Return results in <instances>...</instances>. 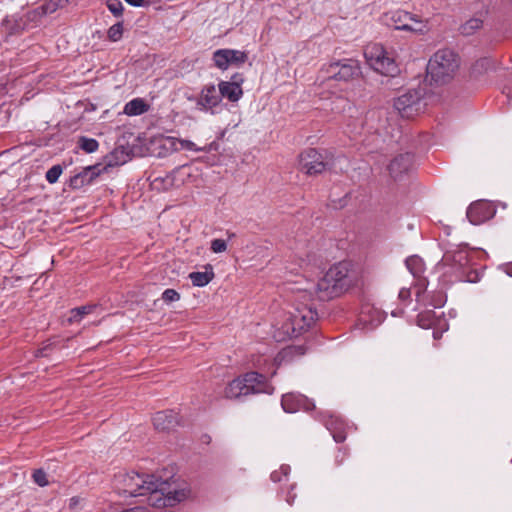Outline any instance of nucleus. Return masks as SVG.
I'll use <instances>...</instances> for the list:
<instances>
[{
    "mask_svg": "<svg viewBox=\"0 0 512 512\" xmlns=\"http://www.w3.org/2000/svg\"><path fill=\"white\" fill-rule=\"evenodd\" d=\"M359 272L347 262H340L325 273L317 283V290L323 293V297H336L350 288L358 285Z\"/></svg>",
    "mask_w": 512,
    "mask_h": 512,
    "instance_id": "f03ea898",
    "label": "nucleus"
},
{
    "mask_svg": "<svg viewBox=\"0 0 512 512\" xmlns=\"http://www.w3.org/2000/svg\"><path fill=\"white\" fill-rule=\"evenodd\" d=\"M443 260L445 262L453 261L459 264L460 266H463L467 263V254L463 250H459L453 255L450 252H448L444 255Z\"/></svg>",
    "mask_w": 512,
    "mask_h": 512,
    "instance_id": "cd10ccee",
    "label": "nucleus"
},
{
    "mask_svg": "<svg viewBox=\"0 0 512 512\" xmlns=\"http://www.w3.org/2000/svg\"><path fill=\"white\" fill-rule=\"evenodd\" d=\"M421 90H408L394 100V108L405 118H411L424 108Z\"/></svg>",
    "mask_w": 512,
    "mask_h": 512,
    "instance_id": "1a4fd4ad",
    "label": "nucleus"
},
{
    "mask_svg": "<svg viewBox=\"0 0 512 512\" xmlns=\"http://www.w3.org/2000/svg\"><path fill=\"white\" fill-rule=\"evenodd\" d=\"M62 172H63V169L60 165H54L46 172V180L50 184H54L58 181Z\"/></svg>",
    "mask_w": 512,
    "mask_h": 512,
    "instance_id": "c756f323",
    "label": "nucleus"
},
{
    "mask_svg": "<svg viewBox=\"0 0 512 512\" xmlns=\"http://www.w3.org/2000/svg\"><path fill=\"white\" fill-rule=\"evenodd\" d=\"M257 393H270L265 376L257 372H249L230 381L224 388L222 397L229 400Z\"/></svg>",
    "mask_w": 512,
    "mask_h": 512,
    "instance_id": "20e7f679",
    "label": "nucleus"
},
{
    "mask_svg": "<svg viewBox=\"0 0 512 512\" xmlns=\"http://www.w3.org/2000/svg\"><path fill=\"white\" fill-rule=\"evenodd\" d=\"M381 21L383 24L396 30L410 31L418 34H425L429 31L426 21L418 19L416 16L403 10L389 11L381 17Z\"/></svg>",
    "mask_w": 512,
    "mask_h": 512,
    "instance_id": "423d86ee",
    "label": "nucleus"
},
{
    "mask_svg": "<svg viewBox=\"0 0 512 512\" xmlns=\"http://www.w3.org/2000/svg\"><path fill=\"white\" fill-rule=\"evenodd\" d=\"M411 165H412V156L410 154H401V155L395 157L391 161L388 169H389L390 175L393 178L397 179L402 174L406 173L411 168Z\"/></svg>",
    "mask_w": 512,
    "mask_h": 512,
    "instance_id": "a211bd4d",
    "label": "nucleus"
},
{
    "mask_svg": "<svg viewBox=\"0 0 512 512\" xmlns=\"http://www.w3.org/2000/svg\"><path fill=\"white\" fill-rule=\"evenodd\" d=\"M113 487L124 498L148 496V503L155 508L172 507L191 496V489L186 484L172 487L155 475L135 471L116 474Z\"/></svg>",
    "mask_w": 512,
    "mask_h": 512,
    "instance_id": "f257e3e1",
    "label": "nucleus"
},
{
    "mask_svg": "<svg viewBox=\"0 0 512 512\" xmlns=\"http://www.w3.org/2000/svg\"><path fill=\"white\" fill-rule=\"evenodd\" d=\"M289 472H290V467L283 465V466H281L279 471L272 472L271 479L274 482H280V481H282V476L287 477Z\"/></svg>",
    "mask_w": 512,
    "mask_h": 512,
    "instance_id": "f704fd0d",
    "label": "nucleus"
},
{
    "mask_svg": "<svg viewBox=\"0 0 512 512\" xmlns=\"http://www.w3.org/2000/svg\"><path fill=\"white\" fill-rule=\"evenodd\" d=\"M121 512H149V510L146 507L137 506V507H134V508L125 509V510H123Z\"/></svg>",
    "mask_w": 512,
    "mask_h": 512,
    "instance_id": "a19ab883",
    "label": "nucleus"
},
{
    "mask_svg": "<svg viewBox=\"0 0 512 512\" xmlns=\"http://www.w3.org/2000/svg\"><path fill=\"white\" fill-rule=\"evenodd\" d=\"M306 347L303 345H292L284 348L276 357L279 363L292 362L296 358L303 356L306 353Z\"/></svg>",
    "mask_w": 512,
    "mask_h": 512,
    "instance_id": "412c9836",
    "label": "nucleus"
},
{
    "mask_svg": "<svg viewBox=\"0 0 512 512\" xmlns=\"http://www.w3.org/2000/svg\"><path fill=\"white\" fill-rule=\"evenodd\" d=\"M123 34V26L121 23L112 25L108 30V37L110 40L116 42L120 40Z\"/></svg>",
    "mask_w": 512,
    "mask_h": 512,
    "instance_id": "2f4dec72",
    "label": "nucleus"
},
{
    "mask_svg": "<svg viewBox=\"0 0 512 512\" xmlns=\"http://www.w3.org/2000/svg\"><path fill=\"white\" fill-rule=\"evenodd\" d=\"M435 313L432 310L421 312L418 315V325L422 328H430L435 323Z\"/></svg>",
    "mask_w": 512,
    "mask_h": 512,
    "instance_id": "bb28decb",
    "label": "nucleus"
},
{
    "mask_svg": "<svg viewBox=\"0 0 512 512\" xmlns=\"http://www.w3.org/2000/svg\"><path fill=\"white\" fill-rule=\"evenodd\" d=\"M507 273L512 276V266H511V270L507 271Z\"/></svg>",
    "mask_w": 512,
    "mask_h": 512,
    "instance_id": "49530a36",
    "label": "nucleus"
},
{
    "mask_svg": "<svg viewBox=\"0 0 512 512\" xmlns=\"http://www.w3.org/2000/svg\"><path fill=\"white\" fill-rule=\"evenodd\" d=\"M222 98L219 91L214 84L206 85L202 88L197 100V106L204 111H211L221 104Z\"/></svg>",
    "mask_w": 512,
    "mask_h": 512,
    "instance_id": "2eb2a0df",
    "label": "nucleus"
},
{
    "mask_svg": "<svg viewBox=\"0 0 512 512\" xmlns=\"http://www.w3.org/2000/svg\"><path fill=\"white\" fill-rule=\"evenodd\" d=\"M299 167L307 175H317L326 170L327 164L320 152L310 148L300 154Z\"/></svg>",
    "mask_w": 512,
    "mask_h": 512,
    "instance_id": "9b49d317",
    "label": "nucleus"
},
{
    "mask_svg": "<svg viewBox=\"0 0 512 512\" xmlns=\"http://www.w3.org/2000/svg\"><path fill=\"white\" fill-rule=\"evenodd\" d=\"M176 422L175 415L171 411L157 412L153 417V425L157 430L165 431L174 426Z\"/></svg>",
    "mask_w": 512,
    "mask_h": 512,
    "instance_id": "6ab92c4d",
    "label": "nucleus"
},
{
    "mask_svg": "<svg viewBox=\"0 0 512 512\" xmlns=\"http://www.w3.org/2000/svg\"><path fill=\"white\" fill-rule=\"evenodd\" d=\"M364 56L369 66L376 72L386 76H394L398 73L393 49H387L379 43H370L364 49Z\"/></svg>",
    "mask_w": 512,
    "mask_h": 512,
    "instance_id": "39448f33",
    "label": "nucleus"
},
{
    "mask_svg": "<svg viewBox=\"0 0 512 512\" xmlns=\"http://www.w3.org/2000/svg\"><path fill=\"white\" fill-rule=\"evenodd\" d=\"M445 300H446V297L444 294L440 293L437 295L436 299L433 300V302L431 303V305L433 307H441L443 306V304L445 303Z\"/></svg>",
    "mask_w": 512,
    "mask_h": 512,
    "instance_id": "4c0bfd02",
    "label": "nucleus"
},
{
    "mask_svg": "<svg viewBox=\"0 0 512 512\" xmlns=\"http://www.w3.org/2000/svg\"><path fill=\"white\" fill-rule=\"evenodd\" d=\"M200 175V170L193 166H180L173 170L171 184L180 187L185 184L195 183Z\"/></svg>",
    "mask_w": 512,
    "mask_h": 512,
    "instance_id": "f3484780",
    "label": "nucleus"
},
{
    "mask_svg": "<svg viewBox=\"0 0 512 512\" xmlns=\"http://www.w3.org/2000/svg\"><path fill=\"white\" fill-rule=\"evenodd\" d=\"M433 336H434V338L440 337V335L438 333H436V332L433 333Z\"/></svg>",
    "mask_w": 512,
    "mask_h": 512,
    "instance_id": "a18cd8bd",
    "label": "nucleus"
},
{
    "mask_svg": "<svg viewBox=\"0 0 512 512\" xmlns=\"http://www.w3.org/2000/svg\"><path fill=\"white\" fill-rule=\"evenodd\" d=\"M105 170L106 167H102L100 164L87 166L81 172L70 178L69 187L72 189H80L85 185H89Z\"/></svg>",
    "mask_w": 512,
    "mask_h": 512,
    "instance_id": "dca6fc26",
    "label": "nucleus"
},
{
    "mask_svg": "<svg viewBox=\"0 0 512 512\" xmlns=\"http://www.w3.org/2000/svg\"><path fill=\"white\" fill-rule=\"evenodd\" d=\"M482 26L483 19L481 17H472L461 25L460 32L463 35L470 36L480 30Z\"/></svg>",
    "mask_w": 512,
    "mask_h": 512,
    "instance_id": "b1692460",
    "label": "nucleus"
},
{
    "mask_svg": "<svg viewBox=\"0 0 512 512\" xmlns=\"http://www.w3.org/2000/svg\"><path fill=\"white\" fill-rule=\"evenodd\" d=\"M214 65L220 70H227L229 67H240L247 59L245 51L235 49H218L213 53Z\"/></svg>",
    "mask_w": 512,
    "mask_h": 512,
    "instance_id": "9d476101",
    "label": "nucleus"
},
{
    "mask_svg": "<svg viewBox=\"0 0 512 512\" xmlns=\"http://www.w3.org/2000/svg\"><path fill=\"white\" fill-rule=\"evenodd\" d=\"M149 110V105L142 98H135L124 106V113L128 116L144 114Z\"/></svg>",
    "mask_w": 512,
    "mask_h": 512,
    "instance_id": "4be33fe9",
    "label": "nucleus"
},
{
    "mask_svg": "<svg viewBox=\"0 0 512 512\" xmlns=\"http://www.w3.org/2000/svg\"><path fill=\"white\" fill-rule=\"evenodd\" d=\"M162 299L167 303L175 302L180 299V294L174 289H166L162 294Z\"/></svg>",
    "mask_w": 512,
    "mask_h": 512,
    "instance_id": "c9c22d12",
    "label": "nucleus"
},
{
    "mask_svg": "<svg viewBox=\"0 0 512 512\" xmlns=\"http://www.w3.org/2000/svg\"><path fill=\"white\" fill-rule=\"evenodd\" d=\"M42 10L44 14H51L55 12L58 8V3L54 0H50L46 2L44 5H42Z\"/></svg>",
    "mask_w": 512,
    "mask_h": 512,
    "instance_id": "e433bc0d",
    "label": "nucleus"
},
{
    "mask_svg": "<svg viewBox=\"0 0 512 512\" xmlns=\"http://www.w3.org/2000/svg\"><path fill=\"white\" fill-rule=\"evenodd\" d=\"M460 66L459 57L452 50L440 49L427 64V77L436 84L451 81Z\"/></svg>",
    "mask_w": 512,
    "mask_h": 512,
    "instance_id": "7ed1b4c3",
    "label": "nucleus"
},
{
    "mask_svg": "<svg viewBox=\"0 0 512 512\" xmlns=\"http://www.w3.org/2000/svg\"><path fill=\"white\" fill-rule=\"evenodd\" d=\"M281 405L284 411L295 413L299 410L310 411L314 409V403L300 393H286L282 396Z\"/></svg>",
    "mask_w": 512,
    "mask_h": 512,
    "instance_id": "4468645a",
    "label": "nucleus"
},
{
    "mask_svg": "<svg viewBox=\"0 0 512 512\" xmlns=\"http://www.w3.org/2000/svg\"><path fill=\"white\" fill-rule=\"evenodd\" d=\"M494 206L487 201H477L472 203L467 209V218L470 223L479 225L495 215Z\"/></svg>",
    "mask_w": 512,
    "mask_h": 512,
    "instance_id": "f8f14e48",
    "label": "nucleus"
},
{
    "mask_svg": "<svg viewBox=\"0 0 512 512\" xmlns=\"http://www.w3.org/2000/svg\"><path fill=\"white\" fill-rule=\"evenodd\" d=\"M399 298L401 300H407L410 298V290L407 289V288H402L400 291H399Z\"/></svg>",
    "mask_w": 512,
    "mask_h": 512,
    "instance_id": "58836bf2",
    "label": "nucleus"
},
{
    "mask_svg": "<svg viewBox=\"0 0 512 512\" xmlns=\"http://www.w3.org/2000/svg\"><path fill=\"white\" fill-rule=\"evenodd\" d=\"M406 266L408 270L411 272V274L415 277L420 276L421 273L424 271V262L422 258L418 256H411L407 258Z\"/></svg>",
    "mask_w": 512,
    "mask_h": 512,
    "instance_id": "393cba45",
    "label": "nucleus"
},
{
    "mask_svg": "<svg viewBox=\"0 0 512 512\" xmlns=\"http://www.w3.org/2000/svg\"><path fill=\"white\" fill-rule=\"evenodd\" d=\"M294 499H295V495H290V494H289V495L287 496V498H286V501H287L290 505H292V504H293V502H294Z\"/></svg>",
    "mask_w": 512,
    "mask_h": 512,
    "instance_id": "37998d69",
    "label": "nucleus"
},
{
    "mask_svg": "<svg viewBox=\"0 0 512 512\" xmlns=\"http://www.w3.org/2000/svg\"><path fill=\"white\" fill-rule=\"evenodd\" d=\"M166 141L170 144V146L174 150H189V151H195V152L203 151L202 148L197 147V145L190 140L177 139V138L170 137V138H167Z\"/></svg>",
    "mask_w": 512,
    "mask_h": 512,
    "instance_id": "5701e85b",
    "label": "nucleus"
},
{
    "mask_svg": "<svg viewBox=\"0 0 512 512\" xmlns=\"http://www.w3.org/2000/svg\"><path fill=\"white\" fill-rule=\"evenodd\" d=\"M81 502V498L79 497H72L69 501V507L70 509H75Z\"/></svg>",
    "mask_w": 512,
    "mask_h": 512,
    "instance_id": "ea45409f",
    "label": "nucleus"
},
{
    "mask_svg": "<svg viewBox=\"0 0 512 512\" xmlns=\"http://www.w3.org/2000/svg\"><path fill=\"white\" fill-rule=\"evenodd\" d=\"M79 146L85 152L93 153V152H95L98 149L99 144L93 138L81 137L80 140H79Z\"/></svg>",
    "mask_w": 512,
    "mask_h": 512,
    "instance_id": "c85d7f7f",
    "label": "nucleus"
},
{
    "mask_svg": "<svg viewBox=\"0 0 512 512\" xmlns=\"http://www.w3.org/2000/svg\"><path fill=\"white\" fill-rule=\"evenodd\" d=\"M32 478L34 482L40 487H45L49 484L47 474L43 469H37L33 472Z\"/></svg>",
    "mask_w": 512,
    "mask_h": 512,
    "instance_id": "7c9ffc66",
    "label": "nucleus"
},
{
    "mask_svg": "<svg viewBox=\"0 0 512 512\" xmlns=\"http://www.w3.org/2000/svg\"><path fill=\"white\" fill-rule=\"evenodd\" d=\"M211 250L214 253H223L227 250V243L223 239H213L211 241Z\"/></svg>",
    "mask_w": 512,
    "mask_h": 512,
    "instance_id": "72a5a7b5",
    "label": "nucleus"
},
{
    "mask_svg": "<svg viewBox=\"0 0 512 512\" xmlns=\"http://www.w3.org/2000/svg\"><path fill=\"white\" fill-rule=\"evenodd\" d=\"M316 316V312L309 307L296 308L282 325L283 334L297 337L314 323Z\"/></svg>",
    "mask_w": 512,
    "mask_h": 512,
    "instance_id": "6e6552de",
    "label": "nucleus"
},
{
    "mask_svg": "<svg viewBox=\"0 0 512 512\" xmlns=\"http://www.w3.org/2000/svg\"><path fill=\"white\" fill-rule=\"evenodd\" d=\"M107 8L115 16H120L123 12V4L120 0H107Z\"/></svg>",
    "mask_w": 512,
    "mask_h": 512,
    "instance_id": "473e14b6",
    "label": "nucleus"
},
{
    "mask_svg": "<svg viewBox=\"0 0 512 512\" xmlns=\"http://www.w3.org/2000/svg\"><path fill=\"white\" fill-rule=\"evenodd\" d=\"M334 438H335V440H336L337 442H340V441H343V440H344V437H342V436H334Z\"/></svg>",
    "mask_w": 512,
    "mask_h": 512,
    "instance_id": "c03bdc74",
    "label": "nucleus"
},
{
    "mask_svg": "<svg viewBox=\"0 0 512 512\" xmlns=\"http://www.w3.org/2000/svg\"><path fill=\"white\" fill-rule=\"evenodd\" d=\"M204 268L205 271L191 272L188 276L192 284L196 287H204L208 285L215 276L213 267L210 264H207Z\"/></svg>",
    "mask_w": 512,
    "mask_h": 512,
    "instance_id": "aec40b11",
    "label": "nucleus"
},
{
    "mask_svg": "<svg viewBox=\"0 0 512 512\" xmlns=\"http://www.w3.org/2000/svg\"><path fill=\"white\" fill-rule=\"evenodd\" d=\"M243 81L240 74H234L229 81H220L218 88L221 98H226L230 102H238L243 96Z\"/></svg>",
    "mask_w": 512,
    "mask_h": 512,
    "instance_id": "ddd939ff",
    "label": "nucleus"
},
{
    "mask_svg": "<svg viewBox=\"0 0 512 512\" xmlns=\"http://www.w3.org/2000/svg\"><path fill=\"white\" fill-rule=\"evenodd\" d=\"M96 305H86L74 308L70 311V316L68 321L69 322H79L83 319V317L87 314H90L94 309Z\"/></svg>",
    "mask_w": 512,
    "mask_h": 512,
    "instance_id": "a878e982",
    "label": "nucleus"
},
{
    "mask_svg": "<svg viewBox=\"0 0 512 512\" xmlns=\"http://www.w3.org/2000/svg\"><path fill=\"white\" fill-rule=\"evenodd\" d=\"M127 3H129L132 6L140 7L144 4L145 0H125Z\"/></svg>",
    "mask_w": 512,
    "mask_h": 512,
    "instance_id": "79ce46f5",
    "label": "nucleus"
},
{
    "mask_svg": "<svg viewBox=\"0 0 512 512\" xmlns=\"http://www.w3.org/2000/svg\"><path fill=\"white\" fill-rule=\"evenodd\" d=\"M361 74V67L356 60L332 62L324 65L320 70V78L323 81L334 79L348 82Z\"/></svg>",
    "mask_w": 512,
    "mask_h": 512,
    "instance_id": "0eeeda50",
    "label": "nucleus"
}]
</instances>
